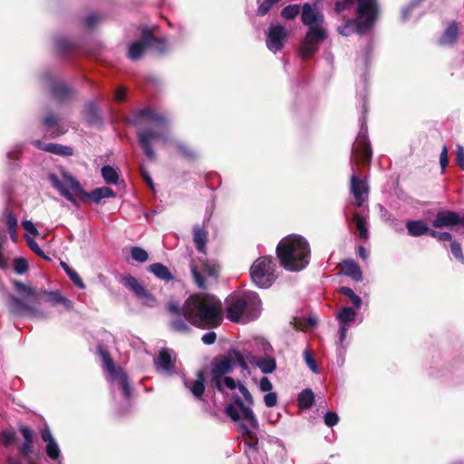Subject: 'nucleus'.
Masks as SVG:
<instances>
[{
	"mask_svg": "<svg viewBox=\"0 0 464 464\" xmlns=\"http://www.w3.org/2000/svg\"><path fill=\"white\" fill-rule=\"evenodd\" d=\"M146 120L149 122H154L158 128L166 129L169 125V119L166 115L158 112L155 109L146 107L138 110L130 120V124L133 126L140 125L143 121Z\"/></svg>",
	"mask_w": 464,
	"mask_h": 464,
	"instance_id": "ddd939ff",
	"label": "nucleus"
},
{
	"mask_svg": "<svg viewBox=\"0 0 464 464\" xmlns=\"http://www.w3.org/2000/svg\"><path fill=\"white\" fill-rule=\"evenodd\" d=\"M356 313L352 307H343L340 310V312L336 314L337 320L340 324H349L355 320Z\"/></svg>",
	"mask_w": 464,
	"mask_h": 464,
	"instance_id": "a19ab883",
	"label": "nucleus"
},
{
	"mask_svg": "<svg viewBox=\"0 0 464 464\" xmlns=\"http://www.w3.org/2000/svg\"><path fill=\"white\" fill-rule=\"evenodd\" d=\"M237 389L239 390V392L243 395V397H244L245 401H246V403L249 406L254 405L255 401H254V398H253L252 394L248 391V389L243 383H240V382L238 383Z\"/></svg>",
	"mask_w": 464,
	"mask_h": 464,
	"instance_id": "680f3d73",
	"label": "nucleus"
},
{
	"mask_svg": "<svg viewBox=\"0 0 464 464\" xmlns=\"http://www.w3.org/2000/svg\"><path fill=\"white\" fill-rule=\"evenodd\" d=\"M276 252L280 266L288 271H300L309 264L310 246L300 236L289 235L284 237L278 243Z\"/></svg>",
	"mask_w": 464,
	"mask_h": 464,
	"instance_id": "7ed1b4c3",
	"label": "nucleus"
},
{
	"mask_svg": "<svg viewBox=\"0 0 464 464\" xmlns=\"http://www.w3.org/2000/svg\"><path fill=\"white\" fill-rule=\"evenodd\" d=\"M140 173L142 179H144V181L147 183V185L152 190H154V183L152 181V179H151L149 171L147 170V169H146V167L144 165H140Z\"/></svg>",
	"mask_w": 464,
	"mask_h": 464,
	"instance_id": "69168bd1",
	"label": "nucleus"
},
{
	"mask_svg": "<svg viewBox=\"0 0 464 464\" xmlns=\"http://www.w3.org/2000/svg\"><path fill=\"white\" fill-rule=\"evenodd\" d=\"M281 0H264L257 7V10H256V14L259 15V16H264L266 15L269 11L270 9L272 8V6L276 4H277L278 2H280Z\"/></svg>",
	"mask_w": 464,
	"mask_h": 464,
	"instance_id": "3c124183",
	"label": "nucleus"
},
{
	"mask_svg": "<svg viewBox=\"0 0 464 464\" xmlns=\"http://www.w3.org/2000/svg\"><path fill=\"white\" fill-rule=\"evenodd\" d=\"M353 220L355 223L357 230L359 231L360 237L367 239L369 233L364 218L362 217L359 213L354 212L353 215Z\"/></svg>",
	"mask_w": 464,
	"mask_h": 464,
	"instance_id": "ea45409f",
	"label": "nucleus"
},
{
	"mask_svg": "<svg viewBox=\"0 0 464 464\" xmlns=\"http://www.w3.org/2000/svg\"><path fill=\"white\" fill-rule=\"evenodd\" d=\"M149 42L148 45L149 47H152L153 49L157 50L159 53H163L167 51L168 48V40L164 37H156L153 34V32L151 29L149 28Z\"/></svg>",
	"mask_w": 464,
	"mask_h": 464,
	"instance_id": "f704fd0d",
	"label": "nucleus"
},
{
	"mask_svg": "<svg viewBox=\"0 0 464 464\" xmlns=\"http://www.w3.org/2000/svg\"><path fill=\"white\" fill-rule=\"evenodd\" d=\"M264 402H265L266 406L268 408H272V407L276 406L277 404L276 392H268V393H266L264 396Z\"/></svg>",
	"mask_w": 464,
	"mask_h": 464,
	"instance_id": "0e129e2a",
	"label": "nucleus"
},
{
	"mask_svg": "<svg viewBox=\"0 0 464 464\" xmlns=\"http://www.w3.org/2000/svg\"><path fill=\"white\" fill-rule=\"evenodd\" d=\"M226 304L227 318L233 323H239L244 314L248 320H255L261 310V300L255 292H246L243 296L229 295Z\"/></svg>",
	"mask_w": 464,
	"mask_h": 464,
	"instance_id": "20e7f679",
	"label": "nucleus"
},
{
	"mask_svg": "<svg viewBox=\"0 0 464 464\" xmlns=\"http://www.w3.org/2000/svg\"><path fill=\"white\" fill-rule=\"evenodd\" d=\"M102 176L107 184H117L119 181V174L116 169L110 166L105 165L102 168Z\"/></svg>",
	"mask_w": 464,
	"mask_h": 464,
	"instance_id": "58836bf2",
	"label": "nucleus"
},
{
	"mask_svg": "<svg viewBox=\"0 0 464 464\" xmlns=\"http://www.w3.org/2000/svg\"><path fill=\"white\" fill-rule=\"evenodd\" d=\"M328 38L324 26L308 28L299 47V54L304 61L310 60L319 50V45Z\"/></svg>",
	"mask_w": 464,
	"mask_h": 464,
	"instance_id": "0eeeda50",
	"label": "nucleus"
},
{
	"mask_svg": "<svg viewBox=\"0 0 464 464\" xmlns=\"http://www.w3.org/2000/svg\"><path fill=\"white\" fill-rule=\"evenodd\" d=\"M13 284L18 294L30 296L34 300L45 297L48 302L54 305L70 303V301L63 297L58 291L37 290L36 288L28 286L18 280L13 281Z\"/></svg>",
	"mask_w": 464,
	"mask_h": 464,
	"instance_id": "9d476101",
	"label": "nucleus"
},
{
	"mask_svg": "<svg viewBox=\"0 0 464 464\" xmlns=\"http://www.w3.org/2000/svg\"><path fill=\"white\" fill-rule=\"evenodd\" d=\"M450 251L454 257L459 261L461 264H464V255L462 253L461 246L457 241H452L450 244Z\"/></svg>",
	"mask_w": 464,
	"mask_h": 464,
	"instance_id": "13d9d810",
	"label": "nucleus"
},
{
	"mask_svg": "<svg viewBox=\"0 0 464 464\" xmlns=\"http://www.w3.org/2000/svg\"><path fill=\"white\" fill-rule=\"evenodd\" d=\"M350 191L354 197L355 206L362 207L369 194V186L365 179H361L357 173H353L351 177Z\"/></svg>",
	"mask_w": 464,
	"mask_h": 464,
	"instance_id": "a211bd4d",
	"label": "nucleus"
},
{
	"mask_svg": "<svg viewBox=\"0 0 464 464\" xmlns=\"http://www.w3.org/2000/svg\"><path fill=\"white\" fill-rule=\"evenodd\" d=\"M300 13V5L297 4L289 5L281 11V16L286 20L295 19Z\"/></svg>",
	"mask_w": 464,
	"mask_h": 464,
	"instance_id": "de8ad7c7",
	"label": "nucleus"
},
{
	"mask_svg": "<svg viewBox=\"0 0 464 464\" xmlns=\"http://www.w3.org/2000/svg\"><path fill=\"white\" fill-rule=\"evenodd\" d=\"M339 293L349 297L350 301L356 308H360L362 306V298L355 295L352 288L348 286H341L339 288Z\"/></svg>",
	"mask_w": 464,
	"mask_h": 464,
	"instance_id": "a18cd8bd",
	"label": "nucleus"
},
{
	"mask_svg": "<svg viewBox=\"0 0 464 464\" xmlns=\"http://www.w3.org/2000/svg\"><path fill=\"white\" fill-rule=\"evenodd\" d=\"M431 225L435 228L464 227V215L460 216L458 212L452 210H440L437 212ZM461 233L464 234V229Z\"/></svg>",
	"mask_w": 464,
	"mask_h": 464,
	"instance_id": "dca6fc26",
	"label": "nucleus"
},
{
	"mask_svg": "<svg viewBox=\"0 0 464 464\" xmlns=\"http://www.w3.org/2000/svg\"><path fill=\"white\" fill-rule=\"evenodd\" d=\"M18 429L24 438V442L18 449L19 454L22 457H28L34 452V432L24 424H19Z\"/></svg>",
	"mask_w": 464,
	"mask_h": 464,
	"instance_id": "412c9836",
	"label": "nucleus"
},
{
	"mask_svg": "<svg viewBox=\"0 0 464 464\" xmlns=\"http://www.w3.org/2000/svg\"><path fill=\"white\" fill-rule=\"evenodd\" d=\"M301 21L308 26H324V15L317 8L313 7L309 3H305L302 6Z\"/></svg>",
	"mask_w": 464,
	"mask_h": 464,
	"instance_id": "6ab92c4d",
	"label": "nucleus"
},
{
	"mask_svg": "<svg viewBox=\"0 0 464 464\" xmlns=\"http://www.w3.org/2000/svg\"><path fill=\"white\" fill-rule=\"evenodd\" d=\"M55 49L59 55L65 56L77 49V45L65 38H59L55 41Z\"/></svg>",
	"mask_w": 464,
	"mask_h": 464,
	"instance_id": "c9c22d12",
	"label": "nucleus"
},
{
	"mask_svg": "<svg viewBox=\"0 0 464 464\" xmlns=\"http://www.w3.org/2000/svg\"><path fill=\"white\" fill-rule=\"evenodd\" d=\"M166 309L173 317L170 328L179 333L191 332L187 322L200 329L216 328L223 322V304L213 295L194 294L186 299L182 306L178 302H169Z\"/></svg>",
	"mask_w": 464,
	"mask_h": 464,
	"instance_id": "f257e3e1",
	"label": "nucleus"
},
{
	"mask_svg": "<svg viewBox=\"0 0 464 464\" xmlns=\"http://www.w3.org/2000/svg\"><path fill=\"white\" fill-rule=\"evenodd\" d=\"M155 363L164 371L169 372L174 370L175 359L172 358V351L168 348H162Z\"/></svg>",
	"mask_w": 464,
	"mask_h": 464,
	"instance_id": "c756f323",
	"label": "nucleus"
},
{
	"mask_svg": "<svg viewBox=\"0 0 464 464\" xmlns=\"http://www.w3.org/2000/svg\"><path fill=\"white\" fill-rule=\"evenodd\" d=\"M239 430L242 437L246 438V440L244 444L252 451L258 452V438L255 431L251 430L245 423L239 424Z\"/></svg>",
	"mask_w": 464,
	"mask_h": 464,
	"instance_id": "7c9ffc66",
	"label": "nucleus"
},
{
	"mask_svg": "<svg viewBox=\"0 0 464 464\" xmlns=\"http://www.w3.org/2000/svg\"><path fill=\"white\" fill-rule=\"evenodd\" d=\"M97 350L102 360L104 369L112 379H116L120 372H123L121 368L116 367L110 353L103 347V345H98Z\"/></svg>",
	"mask_w": 464,
	"mask_h": 464,
	"instance_id": "393cba45",
	"label": "nucleus"
},
{
	"mask_svg": "<svg viewBox=\"0 0 464 464\" xmlns=\"http://www.w3.org/2000/svg\"><path fill=\"white\" fill-rule=\"evenodd\" d=\"M150 273H152L157 278L165 282L174 280V276L169 269L161 263H153L147 267Z\"/></svg>",
	"mask_w": 464,
	"mask_h": 464,
	"instance_id": "473e14b6",
	"label": "nucleus"
},
{
	"mask_svg": "<svg viewBox=\"0 0 464 464\" xmlns=\"http://www.w3.org/2000/svg\"><path fill=\"white\" fill-rule=\"evenodd\" d=\"M237 364L243 369L247 368L243 354L237 349H230L227 353L214 357L210 362V385L223 392L222 378L231 373Z\"/></svg>",
	"mask_w": 464,
	"mask_h": 464,
	"instance_id": "39448f33",
	"label": "nucleus"
},
{
	"mask_svg": "<svg viewBox=\"0 0 464 464\" xmlns=\"http://www.w3.org/2000/svg\"><path fill=\"white\" fill-rule=\"evenodd\" d=\"M408 235L411 237H421L430 235L431 228L423 220H408L405 224Z\"/></svg>",
	"mask_w": 464,
	"mask_h": 464,
	"instance_id": "bb28decb",
	"label": "nucleus"
},
{
	"mask_svg": "<svg viewBox=\"0 0 464 464\" xmlns=\"http://www.w3.org/2000/svg\"><path fill=\"white\" fill-rule=\"evenodd\" d=\"M356 4V0H337L334 4V12L341 14L346 10H351Z\"/></svg>",
	"mask_w": 464,
	"mask_h": 464,
	"instance_id": "8fccbe9b",
	"label": "nucleus"
},
{
	"mask_svg": "<svg viewBox=\"0 0 464 464\" xmlns=\"http://www.w3.org/2000/svg\"><path fill=\"white\" fill-rule=\"evenodd\" d=\"M276 266L272 256L258 257L254 261L249 270L251 280L259 288L270 287L276 279Z\"/></svg>",
	"mask_w": 464,
	"mask_h": 464,
	"instance_id": "423d86ee",
	"label": "nucleus"
},
{
	"mask_svg": "<svg viewBox=\"0 0 464 464\" xmlns=\"http://www.w3.org/2000/svg\"><path fill=\"white\" fill-rule=\"evenodd\" d=\"M59 122H60L59 115L56 113L50 112L44 119L43 125H44L47 128H56V130H57L56 136H60V135L63 134L64 132L58 130Z\"/></svg>",
	"mask_w": 464,
	"mask_h": 464,
	"instance_id": "37998d69",
	"label": "nucleus"
},
{
	"mask_svg": "<svg viewBox=\"0 0 464 464\" xmlns=\"http://www.w3.org/2000/svg\"><path fill=\"white\" fill-rule=\"evenodd\" d=\"M26 242H27V245L29 246V248L35 254L37 255L38 256L45 259V260H50V258L44 254V252L40 248V246H38L37 242L30 237H26Z\"/></svg>",
	"mask_w": 464,
	"mask_h": 464,
	"instance_id": "603ef678",
	"label": "nucleus"
},
{
	"mask_svg": "<svg viewBox=\"0 0 464 464\" xmlns=\"http://www.w3.org/2000/svg\"><path fill=\"white\" fill-rule=\"evenodd\" d=\"M116 379H118L120 382V385H121V389L122 391L123 396L127 400H130L131 397V387L129 382L128 376L123 372H120V374L116 377Z\"/></svg>",
	"mask_w": 464,
	"mask_h": 464,
	"instance_id": "49530a36",
	"label": "nucleus"
},
{
	"mask_svg": "<svg viewBox=\"0 0 464 464\" xmlns=\"http://www.w3.org/2000/svg\"><path fill=\"white\" fill-rule=\"evenodd\" d=\"M131 258L139 263H145L149 259L147 251L140 246H133L130 249Z\"/></svg>",
	"mask_w": 464,
	"mask_h": 464,
	"instance_id": "09e8293b",
	"label": "nucleus"
},
{
	"mask_svg": "<svg viewBox=\"0 0 464 464\" xmlns=\"http://www.w3.org/2000/svg\"><path fill=\"white\" fill-rule=\"evenodd\" d=\"M29 268L28 262L24 257H17L14 261V271L19 274H24Z\"/></svg>",
	"mask_w": 464,
	"mask_h": 464,
	"instance_id": "864d4df0",
	"label": "nucleus"
},
{
	"mask_svg": "<svg viewBox=\"0 0 464 464\" xmlns=\"http://www.w3.org/2000/svg\"><path fill=\"white\" fill-rule=\"evenodd\" d=\"M206 380H205V374L203 371H198L196 372V380L191 383L190 386H188L192 392V394L198 398L200 399L206 390L205 385Z\"/></svg>",
	"mask_w": 464,
	"mask_h": 464,
	"instance_id": "72a5a7b5",
	"label": "nucleus"
},
{
	"mask_svg": "<svg viewBox=\"0 0 464 464\" xmlns=\"http://www.w3.org/2000/svg\"><path fill=\"white\" fill-rule=\"evenodd\" d=\"M5 223L7 226V229L17 228V218L12 211H6Z\"/></svg>",
	"mask_w": 464,
	"mask_h": 464,
	"instance_id": "338daca9",
	"label": "nucleus"
},
{
	"mask_svg": "<svg viewBox=\"0 0 464 464\" xmlns=\"http://www.w3.org/2000/svg\"><path fill=\"white\" fill-rule=\"evenodd\" d=\"M286 40L287 34L283 25L279 24H270L266 38V46L270 51L276 53L282 50Z\"/></svg>",
	"mask_w": 464,
	"mask_h": 464,
	"instance_id": "f3484780",
	"label": "nucleus"
},
{
	"mask_svg": "<svg viewBox=\"0 0 464 464\" xmlns=\"http://www.w3.org/2000/svg\"><path fill=\"white\" fill-rule=\"evenodd\" d=\"M178 153L187 160H195L197 159V152L188 145L179 143L177 145Z\"/></svg>",
	"mask_w": 464,
	"mask_h": 464,
	"instance_id": "c03bdc74",
	"label": "nucleus"
},
{
	"mask_svg": "<svg viewBox=\"0 0 464 464\" xmlns=\"http://www.w3.org/2000/svg\"><path fill=\"white\" fill-rule=\"evenodd\" d=\"M189 267L195 284L202 290L207 289V284L200 270L206 273L208 276L215 278L218 277L220 271V266L218 264L203 258L191 259Z\"/></svg>",
	"mask_w": 464,
	"mask_h": 464,
	"instance_id": "6e6552de",
	"label": "nucleus"
},
{
	"mask_svg": "<svg viewBox=\"0 0 464 464\" xmlns=\"http://www.w3.org/2000/svg\"><path fill=\"white\" fill-rule=\"evenodd\" d=\"M121 283L130 289L137 296L144 297L148 295V291L138 281V279L130 275H124L121 277Z\"/></svg>",
	"mask_w": 464,
	"mask_h": 464,
	"instance_id": "2f4dec72",
	"label": "nucleus"
},
{
	"mask_svg": "<svg viewBox=\"0 0 464 464\" xmlns=\"http://www.w3.org/2000/svg\"><path fill=\"white\" fill-rule=\"evenodd\" d=\"M459 34V24L456 21H451L440 37L439 44L442 46H452L458 42Z\"/></svg>",
	"mask_w": 464,
	"mask_h": 464,
	"instance_id": "5701e85b",
	"label": "nucleus"
},
{
	"mask_svg": "<svg viewBox=\"0 0 464 464\" xmlns=\"http://www.w3.org/2000/svg\"><path fill=\"white\" fill-rule=\"evenodd\" d=\"M50 93L58 102L70 100L73 94V89L62 81H53L50 83Z\"/></svg>",
	"mask_w": 464,
	"mask_h": 464,
	"instance_id": "aec40b11",
	"label": "nucleus"
},
{
	"mask_svg": "<svg viewBox=\"0 0 464 464\" xmlns=\"http://www.w3.org/2000/svg\"><path fill=\"white\" fill-rule=\"evenodd\" d=\"M85 119L90 124H95L101 121L98 109L93 103H88L84 110Z\"/></svg>",
	"mask_w": 464,
	"mask_h": 464,
	"instance_id": "79ce46f5",
	"label": "nucleus"
},
{
	"mask_svg": "<svg viewBox=\"0 0 464 464\" xmlns=\"http://www.w3.org/2000/svg\"><path fill=\"white\" fill-rule=\"evenodd\" d=\"M362 24V21L357 17L353 19H348L338 26L337 32L344 36L351 35L354 33L362 35L370 30L368 28L361 27Z\"/></svg>",
	"mask_w": 464,
	"mask_h": 464,
	"instance_id": "b1692460",
	"label": "nucleus"
},
{
	"mask_svg": "<svg viewBox=\"0 0 464 464\" xmlns=\"http://www.w3.org/2000/svg\"><path fill=\"white\" fill-rule=\"evenodd\" d=\"M298 406L301 409H309L314 402V394L311 389H304L299 394L297 398Z\"/></svg>",
	"mask_w": 464,
	"mask_h": 464,
	"instance_id": "e433bc0d",
	"label": "nucleus"
},
{
	"mask_svg": "<svg viewBox=\"0 0 464 464\" xmlns=\"http://www.w3.org/2000/svg\"><path fill=\"white\" fill-rule=\"evenodd\" d=\"M33 143L36 148L53 154L60 156H72L73 154V149L69 146L57 143L44 144L40 140H35Z\"/></svg>",
	"mask_w": 464,
	"mask_h": 464,
	"instance_id": "a878e982",
	"label": "nucleus"
},
{
	"mask_svg": "<svg viewBox=\"0 0 464 464\" xmlns=\"http://www.w3.org/2000/svg\"><path fill=\"white\" fill-rule=\"evenodd\" d=\"M232 399L234 403H230L225 408L226 414L234 421L239 420L240 414L236 408L237 407L240 410L243 418L248 422L249 426L254 430H257L259 428V424L251 406L248 404L246 405L244 401L237 394H234Z\"/></svg>",
	"mask_w": 464,
	"mask_h": 464,
	"instance_id": "9b49d317",
	"label": "nucleus"
},
{
	"mask_svg": "<svg viewBox=\"0 0 464 464\" xmlns=\"http://www.w3.org/2000/svg\"><path fill=\"white\" fill-rule=\"evenodd\" d=\"M342 273L350 276L353 280L360 282L362 280V273L360 266L353 259H346L341 263Z\"/></svg>",
	"mask_w": 464,
	"mask_h": 464,
	"instance_id": "cd10ccee",
	"label": "nucleus"
},
{
	"mask_svg": "<svg viewBox=\"0 0 464 464\" xmlns=\"http://www.w3.org/2000/svg\"><path fill=\"white\" fill-rule=\"evenodd\" d=\"M48 179L63 197L75 206L78 205L75 197L82 202L90 201L99 204L103 198H115L116 196L115 192L109 187H101L87 192L81 183L68 172L63 173V182L54 173H51Z\"/></svg>",
	"mask_w": 464,
	"mask_h": 464,
	"instance_id": "f03ea898",
	"label": "nucleus"
},
{
	"mask_svg": "<svg viewBox=\"0 0 464 464\" xmlns=\"http://www.w3.org/2000/svg\"><path fill=\"white\" fill-rule=\"evenodd\" d=\"M16 433L14 430H4L2 432V443L8 447L16 441Z\"/></svg>",
	"mask_w": 464,
	"mask_h": 464,
	"instance_id": "5fc2aeb1",
	"label": "nucleus"
},
{
	"mask_svg": "<svg viewBox=\"0 0 464 464\" xmlns=\"http://www.w3.org/2000/svg\"><path fill=\"white\" fill-rule=\"evenodd\" d=\"M149 28H144L141 31L140 40L133 42L128 51V57L132 61L139 60L146 48L149 47Z\"/></svg>",
	"mask_w": 464,
	"mask_h": 464,
	"instance_id": "4be33fe9",
	"label": "nucleus"
},
{
	"mask_svg": "<svg viewBox=\"0 0 464 464\" xmlns=\"http://www.w3.org/2000/svg\"><path fill=\"white\" fill-rule=\"evenodd\" d=\"M208 232L200 227L199 225H195L193 227V242L195 244L196 249L202 254L207 253V242H208Z\"/></svg>",
	"mask_w": 464,
	"mask_h": 464,
	"instance_id": "c85d7f7f",
	"label": "nucleus"
},
{
	"mask_svg": "<svg viewBox=\"0 0 464 464\" xmlns=\"http://www.w3.org/2000/svg\"><path fill=\"white\" fill-rule=\"evenodd\" d=\"M9 311L16 316L29 315L34 318H47V313L40 310L35 305L30 304L22 299L11 295L8 304Z\"/></svg>",
	"mask_w": 464,
	"mask_h": 464,
	"instance_id": "4468645a",
	"label": "nucleus"
},
{
	"mask_svg": "<svg viewBox=\"0 0 464 464\" xmlns=\"http://www.w3.org/2000/svg\"><path fill=\"white\" fill-rule=\"evenodd\" d=\"M339 421V417L337 415V413L335 412H333V411H328L325 415H324V424L328 427H334V425H336Z\"/></svg>",
	"mask_w": 464,
	"mask_h": 464,
	"instance_id": "e2e57ef3",
	"label": "nucleus"
},
{
	"mask_svg": "<svg viewBox=\"0 0 464 464\" xmlns=\"http://www.w3.org/2000/svg\"><path fill=\"white\" fill-rule=\"evenodd\" d=\"M304 361L307 364V366L310 368V370L313 372H315L317 373L318 372V367H317V364H316V362L313 356V353L311 351L309 350H305L304 353Z\"/></svg>",
	"mask_w": 464,
	"mask_h": 464,
	"instance_id": "bf43d9fd",
	"label": "nucleus"
},
{
	"mask_svg": "<svg viewBox=\"0 0 464 464\" xmlns=\"http://www.w3.org/2000/svg\"><path fill=\"white\" fill-rule=\"evenodd\" d=\"M430 237L437 239L440 242H452V235L450 232H441L431 229Z\"/></svg>",
	"mask_w": 464,
	"mask_h": 464,
	"instance_id": "4d7b16f0",
	"label": "nucleus"
},
{
	"mask_svg": "<svg viewBox=\"0 0 464 464\" xmlns=\"http://www.w3.org/2000/svg\"><path fill=\"white\" fill-rule=\"evenodd\" d=\"M46 454L52 459H57L60 457L61 451L55 440L47 443Z\"/></svg>",
	"mask_w": 464,
	"mask_h": 464,
	"instance_id": "6e6d98bb",
	"label": "nucleus"
},
{
	"mask_svg": "<svg viewBox=\"0 0 464 464\" xmlns=\"http://www.w3.org/2000/svg\"><path fill=\"white\" fill-rule=\"evenodd\" d=\"M372 151L366 136H359L352 148V160L360 167H369Z\"/></svg>",
	"mask_w": 464,
	"mask_h": 464,
	"instance_id": "f8f14e48",
	"label": "nucleus"
},
{
	"mask_svg": "<svg viewBox=\"0 0 464 464\" xmlns=\"http://www.w3.org/2000/svg\"><path fill=\"white\" fill-rule=\"evenodd\" d=\"M164 137V134L158 130L155 129H139L137 130V139L144 151L146 157L154 160L156 159V154L152 148V143L154 141H158Z\"/></svg>",
	"mask_w": 464,
	"mask_h": 464,
	"instance_id": "2eb2a0df",
	"label": "nucleus"
},
{
	"mask_svg": "<svg viewBox=\"0 0 464 464\" xmlns=\"http://www.w3.org/2000/svg\"><path fill=\"white\" fill-rule=\"evenodd\" d=\"M456 162L459 168L464 170V149L461 146H458L456 153Z\"/></svg>",
	"mask_w": 464,
	"mask_h": 464,
	"instance_id": "774afa93",
	"label": "nucleus"
},
{
	"mask_svg": "<svg viewBox=\"0 0 464 464\" xmlns=\"http://www.w3.org/2000/svg\"><path fill=\"white\" fill-rule=\"evenodd\" d=\"M356 17L362 21L361 27L371 30L380 16L378 0H356Z\"/></svg>",
	"mask_w": 464,
	"mask_h": 464,
	"instance_id": "1a4fd4ad",
	"label": "nucleus"
},
{
	"mask_svg": "<svg viewBox=\"0 0 464 464\" xmlns=\"http://www.w3.org/2000/svg\"><path fill=\"white\" fill-rule=\"evenodd\" d=\"M67 276L78 288L85 289L86 285H85L84 282L82 281V277L79 276V274L74 269L68 271Z\"/></svg>",
	"mask_w": 464,
	"mask_h": 464,
	"instance_id": "052dcab7",
	"label": "nucleus"
},
{
	"mask_svg": "<svg viewBox=\"0 0 464 464\" xmlns=\"http://www.w3.org/2000/svg\"><path fill=\"white\" fill-rule=\"evenodd\" d=\"M256 366L263 373H272L276 369V362L273 357H265L256 362Z\"/></svg>",
	"mask_w": 464,
	"mask_h": 464,
	"instance_id": "4c0bfd02",
	"label": "nucleus"
}]
</instances>
